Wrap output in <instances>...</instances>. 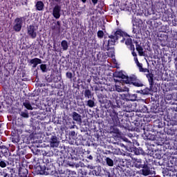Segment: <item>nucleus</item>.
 Masks as SVG:
<instances>
[{"mask_svg": "<svg viewBox=\"0 0 177 177\" xmlns=\"http://www.w3.org/2000/svg\"><path fill=\"white\" fill-rule=\"evenodd\" d=\"M12 143H19L20 142V139H19V136L18 135L14 136L12 138Z\"/></svg>", "mask_w": 177, "mask_h": 177, "instance_id": "nucleus-36", "label": "nucleus"}, {"mask_svg": "<svg viewBox=\"0 0 177 177\" xmlns=\"http://www.w3.org/2000/svg\"><path fill=\"white\" fill-rule=\"evenodd\" d=\"M91 172L93 175H95V176H100L102 174V168L100 166H95Z\"/></svg>", "mask_w": 177, "mask_h": 177, "instance_id": "nucleus-21", "label": "nucleus"}, {"mask_svg": "<svg viewBox=\"0 0 177 177\" xmlns=\"http://www.w3.org/2000/svg\"><path fill=\"white\" fill-rule=\"evenodd\" d=\"M72 118L74 121H77V122H81V121H82L81 115L78 114L77 112H73Z\"/></svg>", "mask_w": 177, "mask_h": 177, "instance_id": "nucleus-24", "label": "nucleus"}, {"mask_svg": "<svg viewBox=\"0 0 177 177\" xmlns=\"http://www.w3.org/2000/svg\"><path fill=\"white\" fill-rule=\"evenodd\" d=\"M24 17H17L15 21H14V26L12 27L14 31L15 32H20L21 31V28L23 27V20Z\"/></svg>", "mask_w": 177, "mask_h": 177, "instance_id": "nucleus-8", "label": "nucleus"}, {"mask_svg": "<svg viewBox=\"0 0 177 177\" xmlns=\"http://www.w3.org/2000/svg\"><path fill=\"white\" fill-rule=\"evenodd\" d=\"M108 149H109L108 152L109 154H116V156L121 154V149H120V148H118V147L115 148L112 145H109Z\"/></svg>", "mask_w": 177, "mask_h": 177, "instance_id": "nucleus-14", "label": "nucleus"}, {"mask_svg": "<svg viewBox=\"0 0 177 177\" xmlns=\"http://www.w3.org/2000/svg\"><path fill=\"white\" fill-rule=\"evenodd\" d=\"M75 161H77V160L74 158L69 159L67 161V165H69V167H75V168H80V163H77V162Z\"/></svg>", "mask_w": 177, "mask_h": 177, "instance_id": "nucleus-20", "label": "nucleus"}, {"mask_svg": "<svg viewBox=\"0 0 177 177\" xmlns=\"http://www.w3.org/2000/svg\"><path fill=\"white\" fill-rule=\"evenodd\" d=\"M124 37H127V36H123V37H122L123 39L120 41V42H121L122 44H124V41H125V38H124Z\"/></svg>", "mask_w": 177, "mask_h": 177, "instance_id": "nucleus-59", "label": "nucleus"}, {"mask_svg": "<svg viewBox=\"0 0 177 177\" xmlns=\"http://www.w3.org/2000/svg\"><path fill=\"white\" fill-rule=\"evenodd\" d=\"M37 104V100H34L32 97L29 100H26L23 103V106H24L25 109L27 110H33L34 106Z\"/></svg>", "mask_w": 177, "mask_h": 177, "instance_id": "nucleus-9", "label": "nucleus"}, {"mask_svg": "<svg viewBox=\"0 0 177 177\" xmlns=\"http://www.w3.org/2000/svg\"><path fill=\"white\" fill-rule=\"evenodd\" d=\"M21 117H23L24 118H28L29 115L28 112H21Z\"/></svg>", "mask_w": 177, "mask_h": 177, "instance_id": "nucleus-44", "label": "nucleus"}, {"mask_svg": "<svg viewBox=\"0 0 177 177\" xmlns=\"http://www.w3.org/2000/svg\"><path fill=\"white\" fill-rule=\"evenodd\" d=\"M119 176L121 177H128V176H127V174H125V171H124L123 169H122V171H120V174H119Z\"/></svg>", "mask_w": 177, "mask_h": 177, "instance_id": "nucleus-45", "label": "nucleus"}, {"mask_svg": "<svg viewBox=\"0 0 177 177\" xmlns=\"http://www.w3.org/2000/svg\"><path fill=\"white\" fill-rule=\"evenodd\" d=\"M131 44H132V39L128 38L126 39L125 45H127V46H129Z\"/></svg>", "mask_w": 177, "mask_h": 177, "instance_id": "nucleus-41", "label": "nucleus"}, {"mask_svg": "<svg viewBox=\"0 0 177 177\" xmlns=\"http://www.w3.org/2000/svg\"><path fill=\"white\" fill-rule=\"evenodd\" d=\"M69 136H75V132L72 131L69 133Z\"/></svg>", "mask_w": 177, "mask_h": 177, "instance_id": "nucleus-55", "label": "nucleus"}, {"mask_svg": "<svg viewBox=\"0 0 177 177\" xmlns=\"http://www.w3.org/2000/svg\"><path fill=\"white\" fill-rule=\"evenodd\" d=\"M18 175L19 177H30L28 176V169L24 165L19 167L18 170Z\"/></svg>", "mask_w": 177, "mask_h": 177, "instance_id": "nucleus-11", "label": "nucleus"}, {"mask_svg": "<svg viewBox=\"0 0 177 177\" xmlns=\"http://www.w3.org/2000/svg\"><path fill=\"white\" fill-rule=\"evenodd\" d=\"M118 165H120V167H127V160L120 159Z\"/></svg>", "mask_w": 177, "mask_h": 177, "instance_id": "nucleus-37", "label": "nucleus"}, {"mask_svg": "<svg viewBox=\"0 0 177 177\" xmlns=\"http://www.w3.org/2000/svg\"><path fill=\"white\" fill-rule=\"evenodd\" d=\"M0 177H7L5 169L0 170Z\"/></svg>", "mask_w": 177, "mask_h": 177, "instance_id": "nucleus-42", "label": "nucleus"}, {"mask_svg": "<svg viewBox=\"0 0 177 177\" xmlns=\"http://www.w3.org/2000/svg\"><path fill=\"white\" fill-rule=\"evenodd\" d=\"M50 28L52 30V31H55L56 30V28H57V26H56V23H54L51 25Z\"/></svg>", "mask_w": 177, "mask_h": 177, "instance_id": "nucleus-48", "label": "nucleus"}, {"mask_svg": "<svg viewBox=\"0 0 177 177\" xmlns=\"http://www.w3.org/2000/svg\"><path fill=\"white\" fill-rule=\"evenodd\" d=\"M175 66H176V68L177 70V60L176 61Z\"/></svg>", "mask_w": 177, "mask_h": 177, "instance_id": "nucleus-64", "label": "nucleus"}, {"mask_svg": "<svg viewBox=\"0 0 177 177\" xmlns=\"http://www.w3.org/2000/svg\"><path fill=\"white\" fill-rule=\"evenodd\" d=\"M80 171H81L82 175H85L86 176L88 174V171H85V169H84V168H82L80 169Z\"/></svg>", "mask_w": 177, "mask_h": 177, "instance_id": "nucleus-49", "label": "nucleus"}, {"mask_svg": "<svg viewBox=\"0 0 177 177\" xmlns=\"http://www.w3.org/2000/svg\"><path fill=\"white\" fill-rule=\"evenodd\" d=\"M131 55L132 56H133V57H138V54H136V53L135 52V50H133L131 52Z\"/></svg>", "mask_w": 177, "mask_h": 177, "instance_id": "nucleus-54", "label": "nucleus"}, {"mask_svg": "<svg viewBox=\"0 0 177 177\" xmlns=\"http://www.w3.org/2000/svg\"><path fill=\"white\" fill-rule=\"evenodd\" d=\"M116 77H117V78H122V80H124V81H125V80L129 78V76H127V75H124V73H122V72H118L116 74Z\"/></svg>", "mask_w": 177, "mask_h": 177, "instance_id": "nucleus-29", "label": "nucleus"}, {"mask_svg": "<svg viewBox=\"0 0 177 177\" xmlns=\"http://www.w3.org/2000/svg\"><path fill=\"white\" fill-rule=\"evenodd\" d=\"M129 49H130V50H132V51H133V50H135V45H133V44H131L130 45H129Z\"/></svg>", "mask_w": 177, "mask_h": 177, "instance_id": "nucleus-51", "label": "nucleus"}, {"mask_svg": "<svg viewBox=\"0 0 177 177\" xmlns=\"http://www.w3.org/2000/svg\"><path fill=\"white\" fill-rule=\"evenodd\" d=\"M36 10H39V12H41L45 9V4L42 1H37L35 4Z\"/></svg>", "mask_w": 177, "mask_h": 177, "instance_id": "nucleus-19", "label": "nucleus"}, {"mask_svg": "<svg viewBox=\"0 0 177 177\" xmlns=\"http://www.w3.org/2000/svg\"><path fill=\"white\" fill-rule=\"evenodd\" d=\"M136 45V49L138 53L139 56H145V51H143V47L141 46V43L139 44L138 40L133 41Z\"/></svg>", "mask_w": 177, "mask_h": 177, "instance_id": "nucleus-15", "label": "nucleus"}, {"mask_svg": "<svg viewBox=\"0 0 177 177\" xmlns=\"http://www.w3.org/2000/svg\"><path fill=\"white\" fill-rule=\"evenodd\" d=\"M84 97H87V99H92V91L89 89H86L84 91Z\"/></svg>", "mask_w": 177, "mask_h": 177, "instance_id": "nucleus-27", "label": "nucleus"}, {"mask_svg": "<svg viewBox=\"0 0 177 177\" xmlns=\"http://www.w3.org/2000/svg\"><path fill=\"white\" fill-rule=\"evenodd\" d=\"M61 46L63 50H67V49H68V42H67V40H62L61 42Z\"/></svg>", "mask_w": 177, "mask_h": 177, "instance_id": "nucleus-25", "label": "nucleus"}, {"mask_svg": "<svg viewBox=\"0 0 177 177\" xmlns=\"http://www.w3.org/2000/svg\"><path fill=\"white\" fill-rule=\"evenodd\" d=\"M151 111H153V113H158V110L157 109L156 106H154V105L151 106Z\"/></svg>", "mask_w": 177, "mask_h": 177, "instance_id": "nucleus-43", "label": "nucleus"}, {"mask_svg": "<svg viewBox=\"0 0 177 177\" xmlns=\"http://www.w3.org/2000/svg\"><path fill=\"white\" fill-rule=\"evenodd\" d=\"M98 1L99 0H91V2L93 3V5H94V6H95V5L97 4Z\"/></svg>", "mask_w": 177, "mask_h": 177, "instance_id": "nucleus-56", "label": "nucleus"}, {"mask_svg": "<svg viewBox=\"0 0 177 177\" xmlns=\"http://www.w3.org/2000/svg\"><path fill=\"white\" fill-rule=\"evenodd\" d=\"M172 176H176L177 177V172L172 174Z\"/></svg>", "mask_w": 177, "mask_h": 177, "instance_id": "nucleus-63", "label": "nucleus"}, {"mask_svg": "<svg viewBox=\"0 0 177 177\" xmlns=\"http://www.w3.org/2000/svg\"><path fill=\"white\" fill-rule=\"evenodd\" d=\"M142 174L144 175V176H149L150 174H151V171H150V167L147 164H146L144 167H142Z\"/></svg>", "mask_w": 177, "mask_h": 177, "instance_id": "nucleus-18", "label": "nucleus"}, {"mask_svg": "<svg viewBox=\"0 0 177 177\" xmlns=\"http://www.w3.org/2000/svg\"><path fill=\"white\" fill-rule=\"evenodd\" d=\"M50 146L51 147H59V138L54 135L51 136L50 138Z\"/></svg>", "mask_w": 177, "mask_h": 177, "instance_id": "nucleus-13", "label": "nucleus"}, {"mask_svg": "<svg viewBox=\"0 0 177 177\" xmlns=\"http://www.w3.org/2000/svg\"><path fill=\"white\" fill-rule=\"evenodd\" d=\"M167 135H171L172 136V135H174V132L170 133L169 131H167Z\"/></svg>", "mask_w": 177, "mask_h": 177, "instance_id": "nucleus-61", "label": "nucleus"}, {"mask_svg": "<svg viewBox=\"0 0 177 177\" xmlns=\"http://www.w3.org/2000/svg\"><path fill=\"white\" fill-rule=\"evenodd\" d=\"M7 165H12L14 167L15 165V161L13 160L12 156H10L7 160Z\"/></svg>", "mask_w": 177, "mask_h": 177, "instance_id": "nucleus-32", "label": "nucleus"}, {"mask_svg": "<svg viewBox=\"0 0 177 177\" xmlns=\"http://www.w3.org/2000/svg\"><path fill=\"white\" fill-rule=\"evenodd\" d=\"M86 106H88V107H95V101L92 100H88L87 101L86 103Z\"/></svg>", "mask_w": 177, "mask_h": 177, "instance_id": "nucleus-34", "label": "nucleus"}, {"mask_svg": "<svg viewBox=\"0 0 177 177\" xmlns=\"http://www.w3.org/2000/svg\"><path fill=\"white\" fill-rule=\"evenodd\" d=\"M142 90H140V91H137L136 93H140L142 95Z\"/></svg>", "mask_w": 177, "mask_h": 177, "instance_id": "nucleus-62", "label": "nucleus"}, {"mask_svg": "<svg viewBox=\"0 0 177 177\" xmlns=\"http://www.w3.org/2000/svg\"><path fill=\"white\" fill-rule=\"evenodd\" d=\"M134 60H135L136 64H138V62L139 63V59H138V57H135Z\"/></svg>", "mask_w": 177, "mask_h": 177, "instance_id": "nucleus-58", "label": "nucleus"}, {"mask_svg": "<svg viewBox=\"0 0 177 177\" xmlns=\"http://www.w3.org/2000/svg\"><path fill=\"white\" fill-rule=\"evenodd\" d=\"M60 12H62V6H60L58 4H56L53 9V17H55V19H60V16H62Z\"/></svg>", "mask_w": 177, "mask_h": 177, "instance_id": "nucleus-10", "label": "nucleus"}, {"mask_svg": "<svg viewBox=\"0 0 177 177\" xmlns=\"http://www.w3.org/2000/svg\"><path fill=\"white\" fill-rule=\"evenodd\" d=\"M7 166H8V160L0 159L1 168H6Z\"/></svg>", "mask_w": 177, "mask_h": 177, "instance_id": "nucleus-30", "label": "nucleus"}, {"mask_svg": "<svg viewBox=\"0 0 177 177\" xmlns=\"http://www.w3.org/2000/svg\"><path fill=\"white\" fill-rule=\"evenodd\" d=\"M4 171L7 177H14L16 174V169L12 167H7L4 169Z\"/></svg>", "mask_w": 177, "mask_h": 177, "instance_id": "nucleus-16", "label": "nucleus"}, {"mask_svg": "<svg viewBox=\"0 0 177 177\" xmlns=\"http://www.w3.org/2000/svg\"><path fill=\"white\" fill-rule=\"evenodd\" d=\"M32 151L35 156H39V154H41V150L38 149H32Z\"/></svg>", "mask_w": 177, "mask_h": 177, "instance_id": "nucleus-40", "label": "nucleus"}, {"mask_svg": "<svg viewBox=\"0 0 177 177\" xmlns=\"http://www.w3.org/2000/svg\"><path fill=\"white\" fill-rule=\"evenodd\" d=\"M12 160H14V163L15 164H19L21 160L20 158V155H13L12 156Z\"/></svg>", "mask_w": 177, "mask_h": 177, "instance_id": "nucleus-26", "label": "nucleus"}, {"mask_svg": "<svg viewBox=\"0 0 177 177\" xmlns=\"http://www.w3.org/2000/svg\"><path fill=\"white\" fill-rule=\"evenodd\" d=\"M42 64V59L37 57L33 58L30 61V64H32V67L33 68H35L37 66H38V64Z\"/></svg>", "mask_w": 177, "mask_h": 177, "instance_id": "nucleus-17", "label": "nucleus"}, {"mask_svg": "<svg viewBox=\"0 0 177 177\" xmlns=\"http://www.w3.org/2000/svg\"><path fill=\"white\" fill-rule=\"evenodd\" d=\"M124 84H129V85H133V86H136V88H142V86H145L143 82L138 78L136 75H131L127 77V80H124Z\"/></svg>", "mask_w": 177, "mask_h": 177, "instance_id": "nucleus-5", "label": "nucleus"}, {"mask_svg": "<svg viewBox=\"0 0 177 177\" xmlns=\"http://www.w3.org/2000/svg\"><path fill=\"white\" fill-rule=\"evenodd\" d=\"M102 106L106 109V120L112 127H120L124 129H129L131 121H129V114L127 111L124 110L120 112L119 115L115 111L117 107L111 101L107 100V97L102 95L99 100Z\"/></svg>", "mask_w": 177, "mask_h": 177, "instance_id": "nucleus-1", "label": "nucleus"}, {"mask_svg": "<svg viewBox=\"0 0 177 177\" xmlns=\"http://www.w3.org/2000/svg\"><path fill=\"white\" fill-rule=\"evenodd\" d=\"M40 70L42 71V73H46L48 71L46 64H41L40 65Z\"/></svg>", "mask_w": 177, "mask_h": 177, "instance_id": "nucleus-35", "label": "nucleus"}, {"mask_svg": "<svg viewBox=\"0 0 177 177\" xmlns=\"http://www.w3.org/2000/svg\"><path fill=\"white\" fill-rule=\"evenodd\" d=\"M0 149L1 150H8V147H6V146H5V145H0Z\"/></svg>", "mask_w": 177, "mask_h": 177, "instance_id": "nucleus-53", "label": "nucleus"}, {"mask_svg": "<svg viewBox=\"0 0 177 177\" xmlns=\"http://www.w3.org/2000/svg\"><path fill=\"white\" fill-rule=\"evenodd\" d=\"M87 158H88V160H93V156H92V155H89L88 156H87Z\"/></svg>", "mask_w": 177, "mask_h": 177, "instance_id": "nucleus-57", "label": "nucleus"}, {"mask_svg": "<svg viewBox=\"0 0 177 177\" xmlns=\"http://www.w3.org/2000/svg\"><path fill=\"white\" fill-rule=\"evenodd\" d=\"M15 3L17 8H19V6H27L28 5L27 0H15Z\"/></svg>", "mask_w": 177, "mask_h": 177, "instance_id": "nucleus-23", "label": "nucleus"}, {"mask_svg": "<svg viewBox=\"0 0 177 177\" xmlns=\"http://www.w3.org/2000/svg\"><path fill=\"white\" fill-rule=\"evenodd\" d=\"M162 20H163V21H168V20H169V17H162Z\"/></svg>", "mask_w": 177, "mask_h": 177, "instance_id": "nucleus-52", "label": "nucleus"}, {"mask_svg": "<svg viewBox=\"0 0 177 177\" xmlns=\"http://www.w3.org/2000/svg\"><path fill=\"white\" fill-rule=\"evenodd\" d=\"M139 111L140 113H147V106L145 105H141L139 106Z\"/></svg>", "mask_w": 177, "mask_h": 177, "instance_id": "nucleus-31", "label": "nucleus"}, {"mask_svg": "<svg viewBox=\"0 0 177 177\" xmlns=\"http://www.w3.org/2000/svg\"><path fill=\"white\" fill-rule=\"evenodd\" d=\"M145 165L146 162L140 158H136L133 163L135 168H138L139 169L142 167H145Z\"/></svg>", "mask_w": 177, "mask_h": 177, "instance_id": "nucleus-12", "label": "nucleus"}, {"mask_svg": "<svg viewBox=\"0 0 177 177\" xmlns=\"http://www.w3.org/2000/svg\"><path fill=\"white\" fill-rule=\"evenodd\" d=\"M137 66L139 68L140 73H147V74H153V73L150 72L148 68H144L143 64H142L141 63L138 62Z\"/></svg>", "mask_w": 177, "mask_h": 177, "instance_id": "nucleus-22", "label": "nucleus"}, {"mask_svg": "<svg viewBox=\"0 0 177 177\" xmlns=\"http://www.w3.org/2000/svg\"><path fill=\"white\" fill-rule=\"evenodd\" d=\"M166 99L167 100H172V99H174V95H172V94H169L166 95Z\"/></svg>", "mask_w": 177, "mask_h": 177, "instance_id": "nucleus-47", "label": "nucleus"}, {"mask_svg": "<svg viewBox=\"0 0 177 177\" xmlns=\"http://www.w3.org/2000/svg\"><path fill=\"white\" fill-rule=\"evenodd\" d=\"M148 81L149 82V88L146 87L142 90V95H150L153 92V86H154V74L153 73H146L145 74Z\"/></svg>", "mask_w": 177, "mask_h": 177, "instance_id": "nucleus-6", "label": "nucleus"}, {"mask_svg": "<svg viewBox=\"0 0 177 177\" xmlns=\"http://www.w3.org/2000/svg\"><path fill=\"white\" fill-rule=\"evenodd\" d=\"M177 82L175 80L170 81L169 84H176Z\"/></svg>", "mask_w": 177, "mask_h": 177, "instance_id": "nucleus-60", "label": "nucleus"}, {"mask_svg": "<svg viewBox=\"0 0 177 177\" xmlns=\"http://www.w3.org/2000/svg\"><path fill=\"white\" fill-rule=\"evenodd\" d=\"M112 96L115 99L118 107L124 109L125 111L129 113L135 111V104H132L131 102H136L138 100V94H122L120 97L117 94L113 93Z\"/></svg>", "mask_w": 177, "mask_h": 177, "instance_id": "nucleus-2", "label": "nucleus"}, {"mask_svg": "<svg viewBox=\"0 0 177 177\" xmlns=\"http://www.w3.org/2000/svg\"><path fill=\"white\" fill-rule=\"evenodd\" d=\"M135 154H136V156H140V154L143 155L145 154V151H143L142 148L136 149L135 150Z\"/></svg>", "mask_w": 177, "mask_h": 177, "instance_id": "nucleus-33", "label": "nucleus"}, {"mask_svg": "<svg viewBox=\"0 0 177 177\" xmlns=\"http://www.w3.org/2000/svg\"><path fill=\"white\" fill-rule=\"evenodd\" d=\"M27 35L32 39H35L38 34V29L34 25H29L26 28Z\"/></svg>", "mask_w": 177, "mask_h": 177, "instance_id": "nucleus-7", "label": "nucleus"}, {"mask_svg": "<svg viewBox=\"0 0 177 177\" xmlns=\"http://www.w3.org/2000/svg\"><path fill=\"white\" fill-rule=\"evenodd\" d=\"M52 168H53V164L49 156H44L34 166L35 171L37 175H50L53 172Z\"/></svg>", "mask_w": 177, "mask_h": 177, "instance_id": "nucleus-3", "label": "nucleus"}, {"mask_svg": "<svg viewBox=\"0 0 177 177\" xmlns=\"http://www.w3.org/2000/svg\"><path fill=\"white\" fill-rule=\"evenodd\" d=\"M17 155L19 156H24V149H20L19 146H18Z\"/></svg>", "mask_w": 177, "mask_h": 177, "instance_id": "nucleus-39", "label": "nucleus"}, {"mask_svg": "<svg viewBox=\"0 0 177 177\" xmlns=\"http://www.w3.org/2000/svg\"><path fill=\"white\" fill-rule=\"evenodd\" d=\"M97 37L102 39V38L104 37V32H103V30H98L97 32Z\"/></svg>", "mask_w": 177, "mask_h": 177, "instance_id": "nucleus-38", "label": "nucleus"}, {"mask_svg": "<svg viewBox=\"0 0 177 177\" xmlns=\"http://www.w3.org/2000/svg\"><path fill=\"white\" fill-rule=\"evenodd\" d=\"M105 161L108 167H113L114 165V160L109 157L106 158Z\"/></svg>", "mask_w": 177, "mask_h": 177, "instance_id": "nucleus-28", "label": "nucleus"}, {"mask_svg": "<svg viewBox=\"0 0 177 177\" xmlns=\"http://www.w3.org/2000/svg\"><path fill=\"white\" fill-rule=\"evenodd\" d=\"M57 30H60V28H61V27H62V24L60 23V21H57Z\"/></svg>", "mask_w": 177, "mask_h": 177, "instance_id": "nucleus-50", "label": "nucleus"}, {"mask_svg": "<svg viewBox=\"0 0 177 177\" xmlns=\"http://www.w3.org/2000/svg\"><path fill=\"white\" fill-rule=\"evenodd\" d=\"M66 78L71 80L73 78V73L71 72H67L66 73Z\"/></svg>", "mask_w": 177, "mask_h": 177, "instance_id": "nucleus-46", "label": "nucleus"}, {"mask_svg": "<svg viewBox=\"0 0 177 177\" xmlns=\"http://www.w3.org/2000/svg\"><path fill=\"white\" fill-rule=\"evenodd\" d=\"M122 37H128V33L122 31L121 29H118L116 31L112 32L111 34L108 36L109 39L103 41V47L105 48V50L113 49V46L115 45V42Z\"/></svg>", "mask_w": 177, "mask_h": 177, "instance_id": "nucleus-4", "label": "nucleus"}]
</instances>
